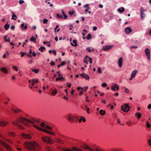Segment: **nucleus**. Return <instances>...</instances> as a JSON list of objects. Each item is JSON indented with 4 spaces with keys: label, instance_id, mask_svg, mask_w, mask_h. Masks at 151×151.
<instances>
[{
    "label": "nucleus",
    "instance_id": "18",
    "mask_svg": "<svg viewBox=\"0 0 151 151\" xmlns=\"http://www.w3.org/2000/svg\"><path fill=\"white\" fill-rule=\"evenodd\" d=\"M124 31L126 34H128L132 31V30L131 29V27H127L125 29Z\"/></svg>",
    "mask_w": 151,
    "mask_h": 151
},
{
    "label": "nucleus",
    "instance_id": "62",
    "mask_svg": "<svg viewBox=\"0 0 151 151\" xmlns=\"http://www.w3.org/2000/svg\"><path fill=\"white\" fill-rule=\"evenodd\" d=\"M56 73H57V74L59 76H61V75L60 73V72L57 71Z\"/></svg>",
    "mask_w": 151,
    "mask_h": 151
},
{
    "label": "nucleus",
    "instance_id": "51",
    "mask_svg": "<svg viewBox=\"0 0 151 151\" xmlns=\"http://www.w3.org/2000/svg\"><path fill=\"white\" fill-rule=\"evenodd\" d=\"M24 2V0H20L19 1V3L20 4H21Z\"/></svg>",
    "mask_w": 151,
    "mask_h": 151
},
{
    "label": "nucleus",
    "instance_id": "14",
    "mask_svg": "<svg viewBox=\"0 0 151 151\" xmlns=\"http://www.w3.org/2000/svg\"><path fill=\"white\" fill-rule=\"evenodd\" d=\"M66 117L70 121H73L74 120V119L73 117L71 116V114H69L67 115Z\"/></svg>",
    "mask_w": 151,
    "mask_h": 151
},
{
    "label": "nucleus",
    "instance_id": "23",
    "mask_svg": "<svg viewBox=\"0 0 151 151\" xmlns=\"http://www.w3.org/2000/svg\"><path fill=\"white\" fill-rule=\"evenodd\" d=\"M73 42L74 43V44H73L71 42V44L72 46L76 47L77 45V41L76 40H74L73 41Z\"/></svg>",
    "mask_w": 151,
    "mask_h": 151
},
{
    "label": "nucleus",
    "instance_id": "31",
    "mask_svg": "<svg viewBox=\"0 0 151 151\" xmlns=\"http://www.w3.org/2000/svg\"><path fill=\"white\" fill-rule=\"evenodd\" d=\"M99 113L102 116L104 115L105 113V111L103 110H101L99 111Z\"/></svg>",
    "mask_w": 151,
    "mask_h": 151
},
{
    "label": "nucleus",
    "instance_id": "50",
    "mask_svg": "<svg viewBox=\"0 0 151 151\" xmlns=\"http://www.w3.org/2000/svg\"><path fill=\"white\" fill-rule=\"evenodd\" d=\"M28 42V40H26L25 41V42H24L23 43V44L22 45V46L23 47H24V45H25L26 44V43L25 42Z\"/></svg>",
    "mask_w": 151,
    "mask_h": 151
},
{
    "label": "nucleus",
    "instance_id": "6",
    "mask_svg": "<svg viewBox=\"0 0 151 151\" xmlns=\"http://www.w3.org/2000/svg\"><path fill=\"white\" fill-rule=\"evenodd\" d=\"M63 151H82L81 149L80 148H77L75 147H73L72 148L71 150L66 148H63Z\"/></svg>",
    "mask_w": 151,
    "mask_h": 151
},
{
    "label": "nucleus",
    "instance_id": "45",
    "mask_svg": "<svg viewBox=\"0 0 151 151\" xmlns=\"http://www.w3.org/2000/svg\"><path fill=\"white\" fill-rule=\"evenodd\" d=\"M98 72L99 73H102V71L100 67H99L98 68Z\"/></svg>",
    "mask_w": 151,
    "mask_h": 151
},
{
    "label": "nucleus",
    "instance_id": "2",
    "mask_svg": "<svg viewBox=\"0 0 151 151\" xmlns=\"http://www.w3.org/2000/svg\"><path fill=\"white\" fill-rule=\"evenodd\" d=\"M24 147L28 150L32 151H41V148L37 143L34 141L27 142L24 143Z\"/></svg>",
    "mask_w": 151,
    "mask_h": 151
},
{
    "label": "nucleus",
    "instance_id": "40",
    "mask_svg": "<svg viewBox=\"0 0 151 151\" xmlns=\"http://www.w3.org/2000/svg\"><path fill=\"white\" fill-rule=\"evenodd\" d=\"M91 38V35L89 34L88 35L87 37V39L89 40Z\"/></svg>",
    "mask_w": 151,
    "mask_h": 151
},
{
    "label": "nucleus",
    "instance_id": "22",
    "mask_svg": "<svg viewBox=\"0 0 151 151\" xmlns=\"http://www.w3.org/2000/svg\"><path fill=\"white\" fill-rule=\"evenodd\" d=\"M7 124V122H5L1 121L0 122V126H6Z\"/></svg>",
    "mask_w": 151,
    "mask_h": 151
},
{
    "label": "nucleus",
    "instance_id": "61",
    "mask_svg": "<svg viewBox=\"0 0 151 151\" xmlns=\"http://www.w3.org/2000/svg\"><path fill=\"white\" fill-rule=\"evenodd\" d=\"M59 27V26L58 25H57L56 26V27L54 29H55V32H56V29L58 27Z\"/></svg>",
    "mask_w": 151,
    "mask_h": 151
},
{
    "label": "nucleus",
    "instance_id": "43",
    "mask_svg": "<svg viewBox=\"0 0 151 151\" xmlns=\"http://www.w3.org/2000/svg\"><path fill=\"white\" fill-rule=\"evenodd\" d=\"M146 122H147L146 126L148 128H149L150 127L151 125L149 124V123L148 121H147Z\"/></svg>",
    "mask_w": 151,
    "mask_h": 151
},
{
    "label": "nucleus",
    "instance_id": "11",
    "mask_svg": "<svg viewBox=\"0 0 151 151\" xmlns=\"http://www.w3.org/2000/svg\"><path fill=\"white\" fill-rule=\"evenodd\" d=\"M0 70L5 74H7L8 73V70L5 67H2L0 68Z\"/></svg>",
    "mask_w": 151,
    "mask_h": 151
},
{
    "label": "nucleus",
    "instance_id": "3",
    "mask_svg": "<svg viewBox=\"0 0 151 151\" xmlns=\"http://www.w3.org/2000/svg\"><path fill=\"white\" fill-rule=\"evenodd\" d=\"M42 140L44 142L47 144H52L53 143V140L49 137L43 136L41 137Z\"/></svg>",
    "mask_w": 151,
    "mask_h": 151
},
{
    "label": "nucleus",
    "instance_id": "20",
    "mask_svg": "<svg viewBox=\"0 0 151 151\" xmlns=\"http://www.w3.org/2000/svg\"><path fill=\"white\" fill-rule=\"evenodd\" d=\"M83 147L85 149H86L89 150L90 151H93V149L90 148L87 145H84L83 146Z\"/></svg>",
    "mask_w": 151,
    "mask_h": 151
},
{
    "label": "nucleus",
    "instance_id": "25",
    "mask_svg": "<svg viewBox=\"0 0 151 151\" xmlns=\"http://www.w3.org/2000/svg\"><path fill=\"white\" fill-rule=\"evenodd\" d=\"M137 72V70H134L132 71L131 76L135 77V75L136 74Z\"/></svg>",
    "mask_w": 151,
    "mask_h": 151
},
{
    "label": "nucleus",
    "instance_id": "59",
    "mask_svg": "<svg viewBox=\"0 0 151 151\" xmlns=\"http://www.w3.org/2000/svg\"><path fill=\"white\" fill-rule=\"evenodd\" d=\"M62 80H63L64 81H65V79L63 76H62L61 77H60V81H61Z\"/></svg>",
    "mask_w": 151,
    "mask_h": 151
},
{
    "label": "nucleus",
    "instance_id": "42",
    "mask_svg": "<svg viewBox=\"0 0 151 151\" xmlns=\"http://www.w3.org/2000/svg\"><path fill=\"white\" fill-rule=\"evenodd\" d=\"M12 68L14 70H15L16 71H18V68H17L16 66H13Z\"/></svg>",
    "mask_w": 151,
    "mask_h": 151
},
{
    "label": "nucleus",
    "instance_id": "24",
    "mask_svg": "<svg viewBox=\"0 0 151 151\" xmlns=\"http://www.w3.org/2000/svg\"><path fill=\"white\" fill-rule=\"evenodd\" d=\"M124 8L123 7L120 8L118 9V11L119 12L121 13H123L124 11Z\"/></svg>",
    "mask_w": 151,
    "mask_h": 151
},
{
    "label": "nucleus",
    "instance_id": "12",
    "mask_svg": "<svg viewBox=\"0 0 151 151\" xmlns=\"http://www.w3.org/2000/svg\"><path fill=\"white\" fill-rule=\"evenodd\" d=\"M55 142L60 144H63L64 143V141L58 138H56L54 139Z\"/></svg>",
    "mask_w": 151,
    "mask_h": 151
},
{
    "label": "nucleus",
    "instance_id": "41",
    "mask_svg": "<svg viewBox=\"0 0 151 151\" xmlns=\"http://www.w3.org/2000/svg\"><path fill=\"white\" fill-rule=\"evenodd\" d=\"M48 22V20L47 19H44L43 21V22L44 24H47Z\"/></svg>",
    "mask_w": 151,
    "mask_h": 151
},
{
    "label": "nucleus",
    "instance_id": "33",
    "mask_svg": "<svg viewBox=\"0 0 151 151\" xmlns=\"http://www.w3.org/2000/svg\"><path fill=\"white\" fill-rule=\"evenodd\" d=\"M30 40L31 41L33 42H35L36 40V38L34 36H32L30 39Z\"/></svg>",
    "mask_w": 151,
    "mask_h": 151
},
{
    "label": "nucleus",
    "instance_id": "35",
    "mask_svg": "<svg viewBox=\"0 0 151 151\" xmlns=\"http://www.w3.org/2000/svg\"><path fill=\"white\" fill-rule=\"evenodd\" d=\"M32 70L36 73H37L39 71V70L37 69H32Z\"/></svg>",
    "mask_w": 151,
    "mask_h": 151
},
{
    "label": "nucleus",
    "instance_id": "55",
    "mask_svg": "<svg viewBox=\"0 0 151 151\" xmlns=\"http://www.w3.org/2000/svg\"><path fill=\"white\" fill-rule=\"evenodd\" d=\"M66 64V62L65 61H63L61 63V65L63 66L64 65Z\"/></svg>",
    "mask_w": 151,
    "mask_h": 151
},
{
    "label": "nucleus",
    "instance_id": "57",
    "mask_svg": "<svg viewBox=\"0 0 151 151\" xmlns=\"http://www.w3.org/2000/svg\"><path fill=\"white\" fill-rule=\"evenodd\" d=\"M69 14H70V15H72L74 14V12L73 11H72V12L69 11Z\"/></svg>",
    "mask_w": 151,
    "mask_h": 151
},
{
    "label": "nucleus",
    "instance_id": "16",
    "mask_svg": "<svg viewBox=\"0 0 151 151\" xmlns=\"http://www.w3.org/2000/svg\"><path fill=\"white\" fill-rule=\"evenodd\" d=\"M22 135L23 137L25 139H30L31 138V136L28 134L23 133L22 134Z\"/></svg>",
    "mask_w": 151,
    "mask_h": 151
},
{
    "label": "nucleus",
    "instance_id": "38",
    "mask_svg": "<svg viewBox=\"0 0 151 151\" xmlns=\"http://www.w3.org/2000/svg\"><path fill=\"white\" fill-rule=\"evenodd\" d=\"M46 149L47 151H53L51 148L49 146L46 147Z\"/></svg>",
    "mask_w": 151,
    "mask_h": 151
},
{
    "label": "nucleus",
    "instance_id": "44",
    "mask_svg": "<svg viewBox=\"0 0 151 151\" xmlns=\"http://www.w3.org/2000/svg\"><path fill=\"white\" fill-rule=\"evenodd\" d=\"M107 84L106 83H104L102 84V86L103 87H105L107 86Z\"/></svg>",
    "mask_w": 151,
    "mask_h": 151
},
{
    "label": "nucleus",
    "instance_id": "58",
    "mask_svg": "<svg viewBox=\"0 0 151 151\" xmlns=\"http://www.w3.org/2000/svg\"><path fill=\"white\" fill-rule=\"evenodd\" d=\"M67 86H68L69 88H70L71 87V85L70 83H68L67 84Z\"/></svg>",
    "mask_w": 151,
    "mask_h": 151
},
{
    "label": "nucleus",
    "instance_id": "19",
    "mask_svg": "<svg viewBox=\"0 0 151 151\" xmlns=\"http://www.w3.org/2000/svg\"><path fill=\"white\" fill-rule=\"evenodd\" d=\"M140 12L141 13V19H143L145 17V14L144 12V9L143 8H141L140 9Z\"/></svg>",
    "mask_w": 151,
    "mask_h": 151
},
{
    "label": "nucleus",
    "instance_id": "17",
    "mask_svg": "<svg viewBox=\"0 0 151 151\" xmlns=\"http://www.w3.org/2000/svg\"><path fill=\"white\" fill-rule=\"evenodd\" d=\"M80 75L82 77L88 80L90 78L89 77L88 75L84 73H82L81 74H80Z\"/></svg>",
    "mask_w": 151,
    "mask_h": 151
},
{
    "label": "nucleus",
    "instance_id": "47",
    "mask_svg": "<svg viewBox=\"0 0 151 151\" xmlns=\"http://www.w3.org/2000/svg\"><path fill=\"white\" fill-rule=\"evenodd\" d=\"M3 139H5L6 141H7L8 142L11 143H12V141L10 139H5V138H3Z\"/></svg>",
    "mask_w": 151,
    "mask_h": 151
},
{
    "label": "nucleus",
    "instance_id": "1",
    "mask_svg": "<svg viewBox=\"0 0 151 151\" xmlns=\"http://www.w3.org/2000/svg\"><path fill=\"white\" fill-rule=\"evenodd\" d=\"M20 122L23 124L26 125H27L28 124L27 122H29L33 124V126L35 127L34 126H36L38 127V125L40 124V126L45 128L48 129L49 130H51L52 128L48 125H46L43 122H40L39 119H37L33 118L31 120L24 118L21 117H19L17 118L16 120L15 121H12V123L14 125L16 126L20 129H23L24 128L22 127L20 124H19Z\"/></svg>",
    "mask_w": 151,
    "mask_h": 151
},
{
    "label": "nucleus",
    "instance_id": "29",
    "mask_svg": "<svg viewBox=\"0 0 151 151\" xmlns=\"http://www.w3.org/2000/svg\"><path fill=\"white\" fill-rule=\"evenodd\" d=\"M8 134L10 136L14 137L16 135V134L12 132H9Z\"/></svg>",
    "mask_w": 151,
    "mask_h": 151
},
{
    "label": "nucleus",
    "instance_id": "46",
    "mask_svg": "<svg viewBox=\"0 0 151 151\" xmlns=\"http://www.w3.org/2000/svg\"><path fill=\"white\" fill-rule=\"evenodd\" d=\"M138 47L137 46H132L130 47V49H137Z\"/></svg>",
    "mask_w": 151,
    "mask_h": 151
},
{
    "label": "nucleus",
    "instance_id": "28",
    "mask_svg": "<svg viewBox=\"0 0 151 151\" xmlns=\"http://www.w3.org/2000/svg\"><path fill=\"white\" fill-rule=\"evenodd\" d=\"M45 47H44L41 46L40 48L38 49V50L41 52H43L44 50H45Z\"/></svg>",
    "mask_w": 151,
    "mask_h": 151
},
{
    "label": "nucleus",
    "instance_id": "48",
    "mask_svg": "<svg viewBox=\"0 0 151 151\" xmlns=\"http://www.w3.org/2000/svg\"><path fill=\"white\" fill-rule=\"evenodd\" d=\"M20 53H21V56L22 57H23L24 56V55L25 54H26V53L23 52H21Z\"/></svg>",
    "mask_w": 151,
    "mask_h": 151
},
{
    "label": "nucleus",
    "instance_id": "8",
    "mask_svg": "<svg viewBox=\"0 0 151 151\" xmlns=\"http://www.w3.org/2000/svg\"><path fill=\"white\" fill-rule=\"evenodd\" d=\"M145 53L147 57V59L148 60H150V50L148 48H146L145 50Z\"/></svg>",
    "mask_w": 151,
    "mask_h": 151
},
{
    "label": "nucleus",
    "instance_id": "54",
    "mask_svg": "<svg viewBox=\"0 0 151 151\" xmlns=\"http://www.w3.org/2000/svg\"><path fill=\"white\" fill-rule=\"evenodd\" d=\"M10 29L11 30H14V29H15V26L14 25H12V26H11L10 27Z\"/></svg>",
    "mask_w": 151,
    "mask_h": 151
},
{
    "label": "nucleus",
    "instance_id": "49",
    "mask_svg": "<svg viewBox=\"0 0 151 151\" xmlns=\"http://www.w3.org/2000/svg\"><path fill=\"white\" fill-rule=\"evenodd\" d=\"M81 120H82V121H83V122H86V120L84 117L81 116Z\"/></svg>",
    "mask_w": 151,
    "mask_h": 151
},
{
    "label": "nucleus",
    "instance_id": "39",
    "mask_svg": "<svg viewBox=\"0 0 151 151\" xmlns=\"http://www.w3.org/2000/svg\"><path fill=\"white\" fill-rule=\"evenodd\" d=\"M57 16L59 18L62 19L63 18L62 16L61 15H60L59 14H57Z\"/></svg>",
    "mask_w": 151,
    "mask_h": 151
},
{
    "label": "nucleus",
    "instance_id": "9",
    "mask_svg": "<svg viewBox=\"0 0 151 151\" xmlns=\"http://www.w3.org/2000/svg\"><path fill=\"white\" fill-rule=\"evenodd\" d=\"M111 89L114 91H116L119 89V86L116 84L113 83L111 86Z\"/></svg>",
    "mask_w": 151,
    "mask_h": 151
},
{
    "label": "nucleus",
    "instance_id": "37",
    "mask_svg": "<svg viewBox=\"0 0 151 151\" xmlns=\"http://www.w3.org/2000/svg\"><path fill=\"white\" fill-rule=\"evenodd\" d=\"M12 14H13L12 15V19H14L15 20H16L17 18L16 15H15L14 13L13 12H12Z\"/></svg>",
    "mask_w": 151,
    "mask_h": 151
},
{
    "label": "nucleus",
    "instance_id": "30",
    "mask_svg": "<svg viewBox=\"0 0 151 151\" xmlns=\"http://www.w3.org/2000/svg\"><path fill=\"white\" fill-rule=\"evenodd\" d=\"M9 25L7 23L5 25L4 27L5 29L6 30H7L9 29Z\"/></svg>",
    "mask_w": 151,
    "mask_h": 151
},
{
    "label": "nucleus",
    "instance_id": "36",
    "mask_svg": "<svg viewBox=\"0 0 151 151\" xmlns=\"http://www.w3.org/2000/svg\"><path fill=\"white\" fill-rule=\"evenodd\" d=\"M88 4H86L84 6V8L87 7V9L85 10V12H88V10L89 9V8L88 7Z\"/></svg>",
    "mask_w": 151,
    "mask_h": 151
},
{
    "label": "nucleus",
    "instance_id": "27",
    "mask_svg": "<svg viewBox=\"0 0 151 151\" xmlns=\"http://www.w3.org/2000/svg\"><path fill=\"white\" fill-rule=\"evenodd\" d=\"M57 90L56 89H54L52 92V94L53 96H55V95H56L57 94Z\"/></svg>",
    "mask_w": 151,
    "mask_h": 151
},
{
    "label": "nucleus",
    "instance_id": "52",
    "mask_svg": "<svg viewBox=\"0 0 151 151\" xmlns=\"http://www.w3.org/2000/svg\"><path fill=\"white\" fill-rule=\"evenodd\" d=\"M125 88V92L126 93H129V90L127 88Z\"/></svg>",
    "mask_w": 151,
    "mask_h": 151
},
{
    "label": "nucleus",
    "instance_id": "4",
    "mask_svg": "<svg viewBox=\"0 0 151 151\" xmlns=\"http://www.w3.org/2000/svg\"><path fill=\"white\" fill-rule=\"evenodd\" d=\"M124 106H121L122 110L124 112H128L130 110L129 104H124Z\"/></svg>",
    "mask_w": 151,
    "mask_h": 151
},
{
    "label": "nucleus",
    "instance_id": "21",
    "mask_svg": "<svg viewBox=\"0 0 151 151\" xmlns=\"http://www.w3.org/2000/svg\"><path fill=\"white\" fill-rule=\"evenodd\" d=\"M4 40L7 42H9L10 41V37H8L7 35H5L4 37Z\"/></svg>",
    "mask_w": 151,
    "mask_h": 151
},
{
    "label": "nucleus",
    "instance_id": "60",
    "mask_svg": "<svg viewBox=\"0 0 151 151\" xmlns=\"http://www.w3.org/2000/svg\"><path fill=\"white\" fill-rule=\"evenodd\" d=\"M147 108L148 109H150L151 108V104H149Z\"/></svg>",
    "mask_w": 151,
    "mask_h": 151
},
{
    "label": "nucleus",
    "instance_id": "5",
    "mask_svg": "<svg viewBox=\"0 0 151 151\" xmlns=\"http://www.w3.org/2000/svg\"><path fill=\"white\" fill-rule=\"evenodd\" d=\"M0 144L4 146L6 149L7 151H12L11 147L5 142L0 140Z\"/></svg>",
    "mask_w": 151,
    "mask_h": 151
},
{
    "label": "nucleus",
    "instance_id": "56",
    "mask_svg": "<svg viewBox=\"0 0 151 151\" xmlns=\"http://www.w3.org/2000/svg\"><path fill=\"white\" fill-rule=\"evenodd\" d=\"M89 60L90 61V63L91 64L92 63V58L91 57H89Z\"/></svg>",
    "mask_w": 151,
    "mask_h": 151
},
{
    "label": "nucleus",
    "instance_id": "15",
    "mask_svg": "<svg viewBox=\"0 0 151 151\" xmlns=\"http://www.w3.org/2000/svg\"><path fill=\"white\" fill-rule=\"evenodd\" d=\"M122 62L123 58L122 57H121L119 59L118 61V65L120 68H121L122 66Z\"/></svg>",
    "mask_w": 151,
    "mask_h": 151
},
{
    "label": "nucleus",
    "instance_id": "53",
    "mask_svg": "<svg viewBox=\"0 0 151 151\" xmlns=\"http://www.w3.org/2000/svg\"><path fill=\"white\" fill-rule=\"evenodd\" d=\"M50 64L51 65L53 66L55 65V62L53 61H52Z\"/></svg>",
    "mask_w": 151,
    "mask_h": 151
},
{
    "label": "nucleus",
    "instance_id": "34",
    "mask_svg": "<svg viewBox=\"0 0 151 151\" xmlns=\"http://www.w3.org/2000/svg\"><path fill=\"white\" fill-rule=\"evenodd\" d=\"M135 116H137L138 119H139L141 117V114L137 112Z\"/></svg>",
    "mask_w": 151,
    "mask_h": 151
},
{
    "label": "nucleus",
    "instance_id": "26",
    "mask_svg": "<svg viewBox=\"0 0 151 151\" xmlns=\"http://www.w3.org/2000/svg\"><path fill=\"white\" fill-rule=\"evenodd\" d=\"M94 48H93L91 50L89 47H88L86 48V50L88 52H93L94 51Z\"/></svg>",
    "mask_w": 151,
    "mask_h": 151
},
{
    "label": "nucleus",
    "instance_id": "13",
    "mask_svg": "<svg viewBox=\"0 0 151 151\" xmlns=\"http://www.w3.org/2000/svg\"><path fill=\"white\" fill-rule=\"evenodd\" d=\"M34 126L35 127V128L36 129H38L39 130L42 131L44 132H45V133H49V131H48L46 130L42 129V128H40V127H37V126H35V125Z\"/></svg>",
    "mask_w": 151,
    "mask_h": 151
},
{
    "label": "nucleus",
    "instance_id": "63",
    "mask_svg": "<svg viewBox=\"0 0 151 151\" xmlns=\"http://www.w3.org/2000/svg\"><path fill=\"white\" fill-rule=\"evenodd\" d=\"M70 27L69 28V29L70 30H72L73 28V26L72 25H70Z\"/></svg>",
    "mask_w": 151,
    "mask_h": 151
},
{
    "label": "nucleus",
    "instance_id": "10",
    "mask_svg": "<svg viewBox=\"0 0 151 151\" xmlns=\"http://www.w3.org/2000/svg\"><path fill=\"white\" fill-rule=\"evenodd\" d=\"M113 47V45H106L102 49L103 50L107 51V50L111 49Z\"/></svg>",
    "mask_w": 151,
    "mask_h": 151
},
{
    "label": "nucleus",
    "instance_id": "64",
    "mask_svg": "<svg viewBox=\"0 0 151 151\" xmlns=\"http://www.w3.org/2000/svg\"><path fill=\"white\" fill-rule=\"evenodd\" d=\"M63 16H64L63 18L64 19H67V18L68 17L65 14V15H64Z\"/></svg>",
    "mask_w": 151,
    "mask_h": 151
},
{
    "label": "nucleus",
    "instance_id": "7",
    "mask_svg": "<svg viewBox=\"0 0 151 151\" xmlns=\"http://www.w3.org/2000/svg\"><path fill=\"white\" fill-rule=\"evenodd\" d=\"M38 80L37 79H32L28 81V82L30 83L32 86H34L35 84L38 83Z\"/></svg>",
    "mask_w": 151,
    "mask_h": 151
},
{
    "label": "nucleus",
    "instance_id": "32",
    "mask_svg": "<svg viewBox=\"0 0 151 151\" xmlns=\"http://www.w3.org/2000/svg\"><path fill=\"white\" fill-rule=\"evenodd\" d=\"M11 109L14 113H17L20 111V110L19 109H14L13 108H11Z\"/></svg>",
    "mask_w": 151,
    "mask_h": 151
}]
</instances>
